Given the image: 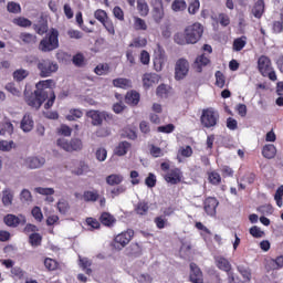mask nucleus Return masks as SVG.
I'll use <instances>...</instances> for the list:
<instances>
[{
	"label": "nucleus",
	"mask_w": 283,
	"mask_h": 283,
	"mask_svg": "<svg viewBox=\"0 0 283 283\" xmlns=\"http://www.w3.org/2000/svg\"><path fill=\"white\" fill-rule=\"evenodd\" d=\"M54 80H43L35 84L36 90L33 93L24 91V101L29 107L33 109H41V105L44 104V109H51L56 101V94L54 93Z\"/></svg>",
	"instance_id": "obj_1"
},
{
	"label": "nucleus",
	"mask_w": 283,
	"mask_h": 283,
	"mask_svg": "<svg viewBox=\"0 0 283 283\" xmlns=\"http://www.w3.org/2000/svg\"><path fill=\"white\" fill-rule=\"evenodd\" d=\"M256 67L261 76L264 78H269L274 82L277 81V74L275 73V69L273 67V62L271 57L266 55H260L256 62Z\"/></svg>",
	"instance_id": "obj_2"
},
{
	"label": "nucleus",
	"mask_w": 283,
	"mask_h": 283,
	"mask_svg": "<svg viewBox=\"0 0 283 283\" xmlns=\"http://www.w3.org/2000/svg\"><path fill=\"white\" fill-rule=\"evenodd\" d=\"M40 52H54L59 48V31L52 29L39 43Z\"/></svg>",
	"instance_id": "obj_3"
},
{
	"label": "nucleus",
	"mask_w": 283,
	"mask_h": 283,
	"mask_svg": "<svg viewBox=\"0 0 283 283\" xmlns=\"http://www.w3.org/2000/svg\"><path fill=\"white\" fill-rule=\"evenodd\" d=\"M200 123L206 129H211L220 123V113L213 107L202 109Z\"/></svg>",
	"instance_id": "obj_4"
},
{
	"label": "nucleus",
	"mask_w": 283,
	"mask_h": 283,
	"mask_svg": "<svg viewBox=\"0 0 283 283\" xmlns=\"http://www.w3.org/2000/svg\"><path fill=\"white\" fill-rule=\"evenodd\" d=\"M170 165L167 161L160 164L161 171H165L164 180L169 185H179L182 182V170L180 168H169Z\"/></svg>",
	"instance_id": "obj_5"
},
{
	"label": "nucleus",
	"mask_w": 283,
	"mask_h": 283,
	"mask_svg": "<svg viewBox=\"0 0 283 283\" xmlns=\"http://www.w3.org/2000/svg\"><path fill=\"white\" fill-rule=\"evenodd\" d=\"M36 67L41 78H48L59 72V64L50 59L39 60Z\"/></svg>",
	"instance_id": "obj_6"
},
{
	"label": "nucleus",
	"mask_w": 283,
	"mask_h": 283,
	"mask_svg": "<svg viewBox=\"0 0 283 283\" xmlns=\"http://www.w3.org/2000/svg\"><path fill=\"white\" fill-rule=\"evenodd\" d=\"M185 33H186L188 43L193 45L198 43L200 39H202V34H205V27H202V24H200L199 22H196L191 25H188L185 29Z\"/></svg>",
	"instance_id": "obj_7"
},
{
	"label": "nucleus",
	"mask_w": 283,
	"mask_h": 283,
	"mask_svg": "<svg viewBox=\"0 0 283 283\" xmlns=\"http://www.w3.org/2000/svg\"><path fill=\"white\" fill-rule=\"evenodd\" d=\"M133 239H134V230L127 229L126 231L117 234L114 238L112 242V247L116 251H123V249H125V247H127V244H129V242H132Z\"/></svg>",
	"instance_id": "obj_8"
},
{
	"label": "nucleus",
	"mask_w": 283,
	"mask_h": 283,
	"mask_svg": "<svg viewBox=\"0 0 283 283\" xmlns=\"http://www.w3.org/2000/svg\"><path fill=\"white\" fill-rule=\"evenodd\" d=\"M57 147H61V149H64V151H81L83 149V140H81L80 138H72L70 142L64 139V138H60L56 142Z\"/></svg>",
	"instance_id": "obj_9"
},
{
	"label": "nucleus",
	"mask_w": 283,
	"mask_h": 283,
	"mask_svg": "<svg viewBox=\"0 0 283 283\" xmlns=\"http://www.w3.org/2000/svg\"><path fill=\"white\" fill-rule=\"evenodd\" d=\"M86 116L92 119V125L98 127L103 125V120H112V114L101 111H90L86 113Z\"/></svg>",
	"instance_id": "obj_10"
},
{
	"label": "nucleus",
	"mask_w": 283,
	"mask_h": 283,
	"mask_svg": "<svg viewBox=\"0 0 283 283\" xmlns=\"http://www.w3.org/2000/svg\"><path fill=\"white\" fill-rule=\"evenodd\" d=\"M189 74V61L187 59H179L175 65L176 81H182Z\"/></svg>",
	"instance_id": "obj_11"
},
{
	"label": "nucleus",
	"mask_w": 283,
	"mask_h": 283,
	"mask_svg": "<svg viewBox=\"0 0 283 283\" xmlns=\"http://www.w3.org/2000/svg\"><path fill=\"white\" fill-rule=\"evenodd\" d=\"M3 222L7 227H10L11 229H17V227L19 226H22L25 224L27 219H25V216L23 214H19V216H15V214H7L4 216L3 218Z\"/></svg>",
	"instance_id": "obj_12"
},
{
	"label": "nucleus",
	"mask_w": 283,
	"mask_h": 283,
	"mask_svg": "<svg viewBox=\"0 0 283 283\" xmlns=\"http://www.w3.org/2000/svg\"><path fill=\"white\" fill-rule=\"evenodd\" d=\"M218 205H220V201H218L216 197H207L203 201V210L207 213V216H216Z\"/></svg>",
	"instance_id": "obj_13"
},
{
	"label": "nucleus",
	"mask_w": 283,
	"mask_h": 283,
	"mask_svg": "<svg viewBox=\"0 0 283 283\" xmlns=\"http://www.w3.org/2000/svg\"><path fill=\"white\" fill-rule=\"evenodd\" d=\"M158 83H160V75L156 73H145L143 75L144 90H149L154 85H158Z\"/></svg>",
	"instance_id": "obj_14"
},
{
	"label": "nucleus",
	"mask_w": 283,
	"mask_h": 283,
	"mask_svg": "<svg viewBox=\"0 0 283 283\" xmlns=\"http://www.w3.org/2000/svg\"><path fill=\"white\" fill-rule=\"evenodd\" d=\"M190 282L192 283H205V277L202 275V270L196 263H190Z\"/></svg>",
	"instance_id": "obj_15"
},
{
	"label": "nucleus",
	"mask_w": 283,
	"mask_h": 283,
	"mask_svg": "<svg viewBox=\"0 0 283 283\" xmlns=\"http://www.w3.org/2000/svg\"><path fill=\"white\" fill-rule=\"evenodd\" d=\"M20 128L25 133L32 132V129H34V119H32V115L29 113L24 114L20 123Z\"/></svg>",
	"instance_id": "obj_16"
},
{
	"label": "nucleus",
	"mask_w": 283,
	"mask_h": 283,
	"mask_svg": "<svg viewBox=\"0 0 283 283\" xmlns=\"http://www.w3.org/2000/svg\"><path fill=\"white\" fill-rule=\"evenodd\" d=\"M25 165L29 169H40L45 165V158L43 157H28L25 159Z\"/></svg>",
	"instance_id": "obj_17"
},
{
	"label": "nucleus",
	"mask_w": 283,
	"mask_h": 283,
	"mask_svg": "<svg viewBox=\"0 0 283 283\" xmlns=\"http://www.w3.org/2000/svg\"><path fill=\"white\" fill-rule=\"evenodd\" d=\"M125 103L127 105H132L133 107H136V105H138V103H140V93H138V91H129L126 93L125 96Z\"/></svg>",
	"instance_id": "obj_18"
},
{
	"label": "nucleus",
	"mask_w": 283,
	"mask_h": 283,
	"mask_svg": "<svg viewBox=\"0 0 283 283\" xmlns=\"http://www.w3.org/2000/svg\"><path fill=\"white\" fill-rule=\"evenodd\" d=\"M211 61L209 60V57L205 56V54H201L199 56H197V59L195 60L192 67L195 71L197 72H202V67H207L208 64H210Z\"/></svg>",
	"instance_id": "obj_19"
},
{
	"label": "nucleus",
	"mask_w": 283,
	"mask_h": 283,
	"mask_svg": "<svg viewBox=\"0 0 283 283\" xmlns=\"http://www.w3.org/2000/svg\"><path fill=\"white\" fill-rule=\"evenodd\" d=\"M99 199L101 193L96 189L85 190L82 195V200H84V202H97Z\"/></svg>",
	"instance_id": "obj_20"
},
{
	"label": "nucleus",
	"mask_w": 283,
	"mask_h": 283,
	"mask_svg": "<svg viewBox=\"0 0 283 283\" xmlns=\"http://www.w3.org/2000/svg\"><path fill=\"white\" fill-rule=\"evenodd\" d=\"M264 12H265L264 0H258L252 7L251 13L255 19H260L261 17L264 15Z\"/></svg>",
	"instance_id": "obj_21"
},
{
	"label": "nucleus",
	"mask_w": 283,
	"mask_h": 283,
	"mask_svg": "<svg viewBox=\"0 0 283 283\" xmlns=\"http://www.w3.org/2000/svg\"><path fill=\"white\" fill-rule=\"evenodd\" d=\"M262 156H263V158L271 160L275 156H277V148H275V145H273V144L264 145L262 148Z\"/></svg>",
	"instance_id": "obj_22"
},
{
	"label": "nucleus",
	"mask_w": 283,
	"mask_h": 283,
	"mask_svg": "<svg viewBox=\"0 0 283 283\" xmlns=\"http://www.w3.org/2000/svg\"><path fill=\"white\" fill-rule=\"evenodd\" d=\"M114 87H119L120 90H132V80L125 77H117L113 80Z\"/></svg>",
	"instance_id": "obj_23"
},
{
	"label": "nucleus",
	"mask_w": 283,
	"mask_h": 283,
	"mask_svg": "<svg viewBox=\"0 0 283 283\" xmlns=\"http://www.w3.org/2000/svg\"><path fill=\"white\" fill-rule=\"evenodd\" d=\"M99 222L104 227H114L116 224V218L109 212H103L99 217Z\"/></svg>",
	"instance_id": "obj_24"
},
{
	"label": "nucleus",
	"mask_w": 283,
	"mask_h": 283,
	"mask_svg": "<svg viewBox=\"0 0 283 283\" xmlns=\"http://www.w3.org/2000/svg\"><path fill=\"white\" fill-rule=\"evenodd\" d=\"M132 149V144L129 142H120L116 147H115V156H126L127 151Z\"/></svg>",
	"instance_id": "obj_25"
},
{
	"label": "nucleus",
	"mask_w": 283,
	"mask_h": 283,
	"mask_svg": "<svg viewBox=\"0 0 283 283\" xmlns=\"http://www.w3.org/2000/svg\"><path fill=\"white\" fill-rule=\"evenodd\" d=\"M14 134V125L10 122H0V136H12Z\"/></svg>",
	"instance_id": "obj_26"
},
{
	"label": "nucleus",
	"mask_w": 283,
	"mask_h": 283,
	"mask_svg": "<svg viewBox=\"0 0 283 283\" xmlns=\"http://www.w3.org/2000/svg\"><path fill=\"white\" fill-rule=\"evenodd\" d=\"M208 182L213 185V187H218L222 184V176L219 175L218 171L212 170L207 172Z\"/></svg>",
	"instance_id": "obj_27"
},
{
	"label": "nucleus",
	"mask_w": 283,
	"mask_h": 283,
	"mask_svg": "<svg viewBox=\"0 0 283 283\" xmlns=\"http://www.w3.org/2000/svg\"><path fill=\"white\" fill-rule=\"evenodd\" d=\"M125 180L123 175L118 174H112L106 177V184L109 185V187H116L120 185Z\"/></svg>",
	"instance_id": "obj_28"
},
{
	"label": "nucleus",
	"mask_w": 283,
	"mask_h": 283,
	"mask_svg": "<svg viewBox=\"0 0 283 283\" xmlns=\"http://www.w3.org/2000/svg\"><path fill=\"white\" fill-rule=\"evenodd\" d=\"M153 19L155 23H160L165 19V6L153 7Z\"/></svg>",
	"instance_id": "obj_29"
},
{
	"label": "nucleus",
	"mask_w": 283,
	"mask_h": 283,
	"mask_svg": "<svg viewBox=\"0 0 283 283\" xmlns=\"http://www.w3.org/2000/svg\"><path fill=\"white\" fill-rule=\"evenodd\" d=\"M12 200H14V193L10 189H4L2 191V205L4 207H11Z\"/></svg>",
	"instance_id": "obj_30"
},
{
	"label": "nucleus",
	"mask_w": 283,
	"mask_h": 283,
	"mask_svg": "<svg viewBox=\"0 0 283 283\" xmlns=\"http://www.w3.org/2000/svg\"><path fill=\"white\" fill-rule=\"evenodd\" d=\"M13 25H18L19 28H31L32 21L25 17H18L12 20Z\"/></svg>",
	"instance_id": "obj_31"
},
{
	"label": "nucleus",
	"mask_w": 283,
	"mask_h": 283,
	"mask_svg": "<svg viewBox=\"0 0 283 283\" xmlns=\"http://www.w3.org/2000/svg\"><path fill=\"white\" fill-rule=\"evenodd\" d=\"M245 46H247L245 35L234 39L233 45H232L234 52H242V50H244Z\"/></svg>",
	"instance_id": "obj_32"
},
{
	"label": "nucleus",
	"mask_w": 283,
	"mask_h": 283,
	"mask_svg": "<svg viewBox=\"0 0 283 283\" xmlns=\"http://www.w3.org/2000/svg\"><path fill=\"white\" fill-rule=\"evenodd\" d=\"M148 212H149V203L145 201H139L135 206V213H137V216H147Z\"/></svg>",
	"instance_id": "obj_33"
},
{
	"label": "nucleus",
	"mask_w": 283,
	"mask_h": 283,
	"mask_svg": "<svg viewBox=\"0 0 283 283\" xmlns=\"http://www.w3.org/2000/svg\"><path fill=\"white\" fill-rule=\"evenodd\" d=\"M172 12H185L187 10V1L185 0H174L171 3Z\"/></svg>",
	"instance_id": "obj_34"
},
{
	"label": "nucleus",
	"mask_w": 283,
	"mask_h": 283,
	"mask_svg": "<svg viewBox=\"0 0 283 283\" xmlns=\"http://www.w3.org/2000/svg\"><path fill=\"white\" fill-rule=\"evenodd\" d=\"M137 10L140 17H147L149 14V4L146 0H137Z\"/></svg>",
	"instance_id": "obj_35"
},
{
	"label": "nucleus",
	"mask_w": 283,
	"mask_h": 283,
	"mask_svg": "<svg viewBox=\"0 0 283 283\" xmlns=\"http://www.w3.org/2000/svg\"><path fill=\"white\" fill-rule=\"evenodd\" d=\"M20 39L25 43V45H34V43H36V35L32 33L22 32L20 34Z\"/></svg>",
	"instance_id": "obj_36"
},
{
	"label": "nucleus",
	"mask_w": 283,
	"mask_h": 283,
	"mask_svg": "<svg viewBox=\"0 0 283 283\" xmlns=\"http://www.w3.org/2000/svg\"><path fill=\"white\" fill-rule=\"evenodd\" d=\"M7 11L10 14H21V4L19 2L9 1L7 3Z\"/></svg>",
	"instance_id": "obj_37"
},
{
	"label": "nucleus",
	"mask_w": 283,
	"mask_h": 283,
	"mask_svg": "<svg viewBox=\"0 0 283 283\" xmlns=\"http://www.w3.org/2000/svg\"><path fill=\"white\" fill-rule=\"evenodd\" d=\"M214 76L217 87H220V90H222V87H224L227 83V77L224 76V73H222V71H217L214 73Z\"/></svg>",
	"instance_id": "obj_38"
},
{
	"label": "nucleus",
	"mask_w": 283,
	"mask_h": 283,
	"mask_svg": "<svg viewBox=\"0 0 283 283\" xmlns=\"http://www.w3.org/2000/svg\"><path fill=\"white\" fill-rule=\"evenodd\" d=\"M29 242L31 247H41V242H43V237H41V234L36 232L31 233L29 237Z\"/></svg>",
	"instance_id": "obj_39"
},
{
	"label": "nucleus",
	"mask_w": 283,
	"mask_h": 283,
	"mask_svg": "<svg viewBox=\"0 0 283 283\" xmlns=\"http://www.w3.org/2000/svg\"><path fill=\"white\" fill-rule=\"evenodd\" d=\"M29 74L30 73L27 70L19 69L13 72V78L14 81H18V83H21V81L28 78Z\"/></svg>",
	"instance_id": "obj_40"
},
{
	"label": "nucleus",
	"mask_w": 283,
	"mask_h": 283,
	"mask_svg": "<svg viewBox=\"0 0 283 283\" xmlns=\"http://www.w3.org/2000/svg\"><path fill=\"white\" fill-rule=\"evenodd\" d=\"M78 118H83V111L78 108H71L70 114L66 115V120H76Z\"/></svg>",
	"instance_id": "obj_41"
},
{
	"label": "nucleus",
	"mask_w": 283,
	"mask_h": 283,
	"mask_svg": "<svg viewBox=\"0 0 283 283\" xmlns=\"http://www.w3.org/2000/svg\"><path fill=\"white\" fill-rule=\"evenodd\" d=\"M156 94L159 98H167L169 96V86L160 84L156 90Z\"/></svg>",
	"instance_id": "obj_42"
},
{
	"label": "nucleus",
	"mask_w": 283,
	"mask_h": 283,
	"mask_svg": "<svg viewBox=\"0 0 283 283\" xmlns=\"http://www.w3.org/2000/svg\"><path fill=\"white\" fill-rule=\"evenodd\" d=\"M180 258H184V260H187L191 255V244L189 243H182L179 250Z\"/></svg>",
	"instance_id": "obj_43"
},
{
	"label": "nucleus",
	"mask_w": 283,
	"mask_h": 283,
	"mask_svg": "<svg viewBox=\"0 0 283 283\" xmlns=\"http://www.w3.org/2000/svg\"><path fill=\"white\" fill-rule=\"evenodd\" d=\"M95 74H97V76H105L106 74L109 73V64H98L95 69H94Z\"/></svg>",
	"instance_id": "obj_44"
},
{
	"label": "nucleus",
	"mask_w": 283,
	"mask_h": 283,
	"mask_svg": "<svg viewBox=\"0 0 283 283\" xmlns=\"http://www.w3.org/2000/svg\"><path fill=\"white\" fill-rule=\"evenodd\" d=\"M80 266L85 271L86 275H92V270L90 269V266H92V261L87 258L80 259Z\"/></svg>",
	"instance_id": "obj_45"
},
{
	"label": "nucleus",
	"mask_w": 283,
	"mask_h": 283,
	"mask_svg": "<svg viewBox=\"0 0 283 283\" xmlns=\"http://www.w3.org/2000/svg\"><path fill=\"white\" fill-rule=\"evenodd\" d=\"M237 270L242 275L243 280H245V282H251V269L244 268V265H239Z\"/></svg>",
	"instance_id": "obj_46"
},
{
	"label": "nucleus",
	"mask_w": 283,
	"mask_h": 283,
	"mask_svg": "<svg viewBox=\"0 0 283 283\" xmlns=\"http://www.w3.org/2000/svg\"><path fill=\"white\" fill-rule=\"evenodd\" d=\"M12 96H21V88L14 83H8L4 87Z\"/></svg>",
	"instance_id": "obj_47"
},
{
	"label": "nucleus",
	"mask_w": 283,
	"mask_h": 283,
	"mask_svg": "<svg viewBox=\"0 0 283 283\" xmlns=\"http://www.w3.org/2000/svg\"><path fill=\"white\" fill-rule=\"evenodd\" d=\"M134 29L135 30H147V22L143 18L135 17L134 18Z\"/></svg>",
	"instance_id": "obj_48"
},
{
	"label": "nucleus",
	"mask_w": 283,
	"mask_h": 283,
	"mask_svg": "<svg viewBox=\"0 0 283 283\" xmlns=\"http://www.w3.org/2000/svg\"><path fill=\"white\" fill-rule=\"evenodd\" d=\"M44 266L48 269V271H56V269H59V262H56L54 259L46 258L44 260Z\"/></svg>",
	"instance_id": "obj_49"
},
{
	"label": "nucleus",
	"mask_w": 283,
	"mask_h": 283,
	"mask_svg": "<svg viewBox=\"0 0 283 283\" xmlns=\"http://www.w3.org/2000/svg\"><path fill=\"white\" fill-rule=\"evenodd\" d=\"M102 25L105 28V30L108 32V34H111L112 36H114V34H116V28L114 27V22L112 21V19H107L106 21H104L102 23Z\"/></svg>",
	"instance_id": "obj_50"
},
{
	"label": "nucleus",
	"mask_w": 283,
	"mask_h": 283,
	"mask_svg": "<svg viewBox=\"0 0 283 283\" xmlns=\"http://www.w3.org/2000/svg\"><path fill=\"white\" fill-rule=\"evenodd\" d=\"M175 43L178 45H189V41L187 40V34L185 33H177L174 36Z\"/></svg>",
	"instance_id": "obj_51"
},
{
	"label": "nucleus",
	"mask_w": 283,
	"mask_h": 283,
	"mask_svg": "<svg viewBox=\"0 0 283 283\" xmlns=\"http://www.w3.org/2000/svg\"><path fill=\"white\" fill-rule=\"evenodd\" d=\"M72 61L75 67H83V65H85V56L83 55V53L75 54Z\"/></svg>",
	"instance_id": "obj_52"
},
{
	"label": "nucleus",
	"mask_w": 283,
	"mask_h": 283,
	"mask_svg": "<svg viewBox=\"0 0 283 283\" xmlns=\"http://www.w3.org/2000/svg\"><path fill=\"white\" fill-rule=\"evenodd\" d=\"M147 46V39L145 38H135L133 43L129 44V48H146Z\"/></svg>",
	"instance_id": "obj_53"
},
{
	"label": "nucleus",
	"mask_w": 283,
	"mask_h": 283,
	"mask_svg": "<svg viewBox=\"0 0 283 283\" xmlns=\"http://www.w3.org/2000/svg\"><path fill=\"white\" fill-rule=\"evenodd\" d=\"M94 18L97 19L99 21V23H103L104 21L109 19V17L107 15V11H105L103 9H97L94 12Z\"/></svg>",
	"instance_id": "obj_54"
},
{
	"label": "nucleus",
	"mask_w": 283,
	"mask_h": 283,
	"mask_svg": "<svg viewBox=\"0 0 283 283\" xmlns=\"http://www.w3.org/2000/svg\"><path fill=\"white\" fill-rule=\"evenodd\" d=\"M139 61L142 65H149L151 61V55H149V52L147 50H143L139 54Z\"/></svg>",
	"instance_id": "obj_55"
},
{
	"label": "nucleus",
	"mask_w": 283,
	"mask_h": 283,
	"mask_svg": "<svg viewBox=\"0 0 283 283\" xmlns=\"http://www.w3.org/2000/svg\"><path fill=\"white\" fill-rule=\"evenodd\" d=\"M31 214L36 220V222H43V212L39 206L33 207Z\"/></svg>",
	"instance_id": "obj_56"
},
{
	"label": "nucleus",
	"mask_w": 283,
	"mask_h": 283,
	"mask_svg": "<svg viewBox=\"0 0 283 283\" xmlns=\"http://www.w3.org/2000/svg\"><path fill=\"white\" fill-rule=\"evenodd\" d=\"M200 10V0H192L188 6V14H196Z\"/></svg>",
	"instance_id": "obj_57"
},
{
	"label": "nucleus",
	"mask_w": 283,
	"mask_h": 283,
	"mask_svg": "<svg viewBox=\"0 0 283 283\" xmlns=\"http://www.w3.org/2000/svg\"><path fill=\"white\" fill-rule=\"evenodd\" d=\"M283 186H280L277 189H276V192L274 195V200L276 202V205L282 208L283 206Z\"/></svg>",
	"instance_id": "obj_58"
},
{
	"label": "nucleus",
	"mask_w": 283,
	"mask_h": 283,
	"mask_svg": "<svg viewBox=\"0 0 283 283\" xmlns=\"http://www.w3.org/2000/svg\"><path fill=\"white\" fill-rule=\"evenodd\" d=\"M57 210L65 216V213H67V211H70V203L66 200H60L57 202Z\"/></svg>",
	"instance_id": "obj_59"
},
{
	"label": "nucleus",
	"mask_w": 283,
	"mask_h": 283,
	"mask_svg": "<svg viewBox=\"0 0 283 283\" xmlns=\"http://www.w3.org/2000/svg\"><path fill=\"white\" fill-rule=\"evenodd\" d=\"M235 171L230 166H222L221 167V175L223 178H233Z\"/></svg>",
	"instance_id": "obj_60"
},
{
	"label": "nucleus",
	"mask_w": 283,
	"mask_h": 283,
	"mask_svg": "<svg viewBox=\"0 0 283 283\" xmlns=\"http://www.w3.org/2000/svg\"><path fill=\"white\" fill-rule=\"evenodd\" d=\"M21 202H32V192L28 189H23L20 193Z\"/></svg>",
	"instance_id": "obj_61"
},
{
	"label": "nucleus",
	"mask_w": 283,
	"mask_h": 283,
	"mask_svg": "<svg viewBox=\"0 0 283 283\" xmlns=\"http://www.w3.org/2000/svg\"><path fill=\"white\" fill-rule=\"evenodd\" d=\"M250 235L252 238H264V231H262L258 226L250 228Z\"/></svg>",
	"instance_id": "obj_62"
},
{
	"label": "nucleus",
	"mask_w": 283,
	"mask_h": 283,
	"mask_svg": "<svg viewBox=\"0 0 283 283\" xmlns=\"http://www.w3.org/2000/svg\"><path fill=\"white\" fill-rule=\"evenodd\" d=\"M154 222L157 229H165V227H167V219H165L163 216L156 217Z\"/></svg>",
	"instance_id": "obj_63"
},
{
	"label": "nucleus",
	"mask_w": 283,
	"mask_h": 283,
	"mask_svg": "<svg viewBox=\"0 0 283 283\" xmlns=\"http://www.w3.org/2000/svg\"><path fill=\"white\" fill-rule=\"evenodd\" d=\"M271 264L273 266V269H282L283 268V256H276L275 259L271 260Z\"/></svg>",
	"instance_id": "obj_64"
}]
</instances>
